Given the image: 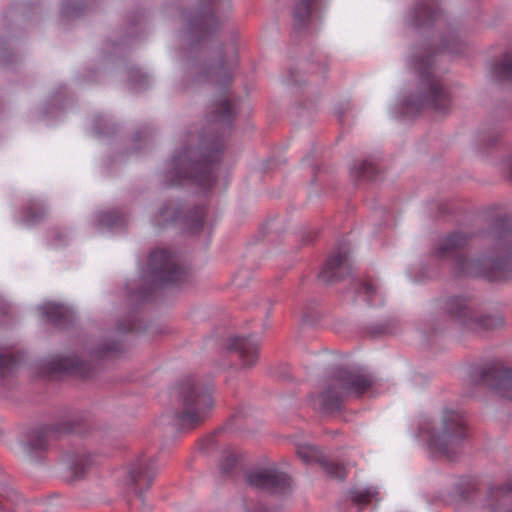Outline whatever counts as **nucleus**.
Listing matches in <instances>:
<instances>
[{
    "instance_id": "obj_1",
    "label": "nucleus",
    "mask_w": 512,
    "mask_h": 512,
    "mask_svg": "<svg viewBox=\"0 0 512 512\" xmlns=\"http://www.w3.org/2000/svg\"><path fill=\"white\" fill-rule=\"evenodd\" d=\"M419 436L426 442L431 453L452 460L466 436L463 415L457 411L446 410L438 421L423 422L419 428Z\"/></svg>"
},
{
    "instance_id": "obj_2",
    "label": "nucleus",
    "mask_w": 512,
    "mask_h": 512,
    "mask_svg": "<svg viewBox=\"0 0 512 512\" xmlns=\"http://www.w3.org/2000/svg\"><path fill=\"white\" fill-rule=\"evenodd\" d=\"M211 391L210 385L195 377L185 378L175 386L176 417L183 426L192 427L206 417L214 404Z\"/></svg>"
},
{
    "instance_id": "obj_3",
    "label": "nucleus",
    "mask_w": 512,
    "mask_h": 512,
    "mask_svg": "<svg viewBox=\"0 0 512 512\" xmlns=\"http://www.w3.org/2000/svg\"><path fill=\"white\" fill-rule=\"evenodd\" d=\"M459 267L462 272L472 276H484L490 280L507 278L512 271V230L504 231L497 237L491 256L460 259Z\"/></svg>"
},
{
    "instance_id": "obj_4",
    "label": "nucleus",
    "mask_w": 512,
    "mask_h": 512,
    "mask_svg": "<svg viewBox=\"0 0 512 512\" xmlns=\"http://www.w3.org/2000/svg\"><path fill=\"white\" fill-rule=\"evenodd\" d=\"M371 384L369 375L341 370L326 389L313 399V406L326 413L338 410L345 396H358Z\"/></svg>"
},
{
    "instance_id": "obj_5",
    "label": "nucleus",
    "mask_w": 512,
    "mask_h": 512,
    "mask_svg": "<svg viewBox=\"0 0 512 512\" xmlns=\"http://www.w3.org/2000/svg\"><path fill=\"white\" fill-rule=\"evenodd\" d=\"M218 160V152L199 155L198 151L185 148L172 158V166L180 178L191 177L203 187H209L214 179L212 163Z\"/></svg>"
},
{
    "instance_id": "obj_6",
    "label": "nucleus",
    "mask_w": 512,
    "mask_h": 512,
    "mask_svg": "<svg viewBox=\"0 0 512 512\" xmlns=\"http://www.w3.org/2000/svg\"><path fill=\"white\" fill-rule=\"evenodd\" d=\"M412 67L427 88V92L420 96L417 106H427L439 112L447 111L450 107V98L440 82L430 72L431 58H415Z\"/></svg>"
},
{
    "instance_id": "obj_7",
    "label": "nucleus",
    "mask_w": 512,
    "mask_h": 512,
    "mask_svg": "<svg viewBox=\"0 0 512 512\" xmlns=\"http://www.w3.org/2000/svg\"><path fill=\"white\" fill-rule=\"evenodd\" d=\"M149 272L157 283H173L181 278L182 270L174 257L165 249L153 251L149 256Z\"/></svg>"
},
{
    "instance_id": "obj_8",
    "label": "nucleus",
    "mask_w": 512,
    "mask_h": 512,
    "mask_svg": "<svg viewBox=\"0 0 512 512\" xmlns=\"http://www.w3.org/2000/svg\"><path fill=\"white\" fill-rule=\"evenodd\" d=\"M448 310L453 317L459 319L465 326L477 332L492 329L502 324L500 318L491 316L474 318L471 310L466 305V300L461 297L451 299L448 302Z\"/></svg>"
},
{
    "instance_id": "obj_9",
    "label": "nucleus",
    "mask_w": 512,
    "mask_h": 512,
    "mask_svg": "<svg viewBox=\"0 0 512 512\" xmlns=\"http://www.w3.org/2000/svg\"><path fill=\"white\" fill-rule=\"evenodd\" d=\"M247 479L251 486L272 492L290 485L287 474L280 472L275 466L253 470L248 474Z\"/></svg>"
},
{
    "instance_id": "obj_10",
    "label": "nucleus",
    "mask_w": 512,
    "mask_h": 512,
    "mask_svg": "<svg viewBox=\"0 0 512 512\" xmlns=\"http://www.w3.org/2000/svg\"><path fill=\"white\" fill-rule=\"evenodd\" d=\"M484 380L501 397L512 400V369L493 366L485 373Z\"/></svg>"
},
{
    "instance_id": "obj_11",
    "label": "nucleus",
    "mask_w": 512,
    "mask_h": 512,
    "mask_svg": "<svg viewBox=\"0 0 512 512\" xmlns=\"http://www.w3.org/2000/svg\"><path fill=\"white\" fill-rule=\"evenodd\" d=\"M228 349L235 351L244 367H250L254 365L257 360L258 346L254 341L248 338H232L229 340Z\"/></svg>"
},
{
    "instance_id": "obj_12",
    "label": "nucleus",
    "mask_w": 512,
    "mask_h": 512,
    "mask_svg": "<svg viewBox=\"0 0 512 512\" xmlns=\"http://www.w3.org/2000/svg\"><path fill=\"white\" fill-rule=\"evenodd\" d=\"M51 429H37L33 430L26 436V441L23 444V450L27 454H32L38 450H42L47 446L48 438L51 436Z\"/></svg>"
},
{
    "instance_id": "obj_13",
    "label": "nucleus",
    "mask_w": 512,
    "mask_h": 512,
    "mask_svg": "<svg viewBox=\"0 0 512 512\" xmlns=\"http://www.w3.org/2000/svg\"><path fill=\"white\" fill-rule=\"evenodd\" d=\"M350 500L358 507H363L372 501L379 500V491L376 487H355L349 493Z\"/></svg>"
},
{
    "instance_id": "obj_14",
    "label": "nucleus",
    "mask_w": 512,
    "mask_h": 512,
    "mask_svg": "<svg viewBox=\"0 0 512 512\" xmlns=\"http://www.w3.org/2000/svg\"><path fill=\"white\" fill-rule=\"evenodd\" d=\"M347 261V254L338 252L336 255L331 256L323 270L320 273V277L325 281H332L338 277V269L343 266Z\"/></svg>"
},
{
    "instance_id": "obj_15",
    "label": "nucleus",
    "mask_w": 512,
    "mask_h": 512,
    "mask_svg": "<svg viewBox=\"0 0 512 512\" xmlns=\"http://www.w3.org/2000/svg\"><path fill=\"white\" fill-rule=\"evenodd\" d=\"M438 11L431 4L423 2L417 5L414 10V25L428 24L437 19Z\"/></svg>"
},
{
    "instance_id": "obj_16",
    "label": "nucleus",
    "mask_w": 512,
    "mask_h": 512,
    "mask_svg": "<svg viewBox=\"0 0 512 512\" xmlns=\"http://www.w3.org/2000/svg\"><path fill=\"white\" fill-rule=\"evenodd\" d=\"M84 366L85 364L78 357L68 356L61 358L53 368L59 372L84 375Z\"/></svg>"
},
{
    "instance_id": "obj_17",
    "label": "nucleus",
    "mask_w": 512,
    "mask_h": 512,
    "mask_svg": "<svg viewBox=\"0 0 512 512\" xmlns=\"http://www.w3.org/2000/svg\"><path fill=\"white\" fill-rule=\"evenodd\" d=\"M467 243V238L461 233H454L443 240L439 248V255L444 256L446 253L463 247Z\"/></svg>"
},
{
    "instance_id": "obj_18",
    "label": "nucleus",
    "mask_w": 512,
    "mask_h": 512,
    "mask_svg": "<svg viewBox=\"0 0 512 512\" xmlns=\"http://www.w3.org/2000/svg\"><path fill=\"white\" fill-rule=\"evenodd\" d=\"M297 455L305 462L312 463L320 460V453L314 446L301 444L297 446Z\"/></svg>"
},
{
    "instance_id": "obj_19",
    "label": "nucleus",
    "mask_w": 512,
    "mask_h": 512,
    "mask_svg": "<svg viewBox=\"0 0 512 512\" xmlns=\"http://www.w3.org/2000/svg\"><path fill=\"white\" fill-rule=\"evenodd\" d=\"M40 310L51 321H59L65 312V308L56 303H46L40 307Z\"/></svg>"
},
{
    "instance_id": "obj_20",
    "label": "nucleus",
    "mask_w": 512,
    "mask_h": 512,
    "mask_svg": "<svg viewBox=\"0 0 512 512\" xmlns=\"http://www.w3.org/2000/svg\"><path fill=\"white\" fill-rule=\"evenodd\" d=\"M130 480L132 484V490L135 494L140 495L141 492L138 491L137 486L142 480L148 481L149 483L152 481V476L148 475L146 471L143 470L142 466L135 467L130 471Z\"/></svg>"
},
{
    "instance_id": "obj_21",
    "label": "nucleus",
    "mask_w": 512,
    "mask_h": 512,
    "mask_svg": "<svg viewBox=\"0 0 512 512\" xmlns=\"http://www.w3.org/2000/svg\"><path fill=\"white\" fill-rule=\"evenodd\" d=\"M314 0H300L294 10V19L302 22L309 17Z\"/></svg>"
},
{
    "instance_id": "obj_22",
    "label": "nucleus",
    "mask_w": 512,
    "mask_h": 512,
    "mask_svg": "<svg viewBox=\"0 0 512 512\" xmlns=\"http://www.w3.org/2000/svg\"><path fill=\"white\" fill-rule=\"evenodd\" d=\"M496 73L501 79H510L512 77V56L506 55L500 65L496 67Z\"/></svg>"
},
{
    "instance_id": "obj_23",
    "label": "nucleus",
    "mask_w": 512,
    "mask_h": 512,
    "mask_svg": "<svg viewBox=\"0 0 512 512\" xmlns=\"http://www.w3.org/2000/svg\"><path fill=\"white\" fill-rule=\"evenodd\" d=\"M220 110L219 114L213 116L214 121H229L231 118V107L228 100H222L218 104V108Z\"/></svg>"
},
{
    "instance_id": "obj_24",
    "label": "nucleus",
    "mask_w": 512,
    "mask_h": 512,
    "mask_svg": "<svg viewBox=\"0 0 512 512\" xmlns=\"http://www.w3.org/2000/svg\"><path fill=\"white\" fill-rule=\"evenodd\" d=\"M491 496L500 500L501 503L506 504L512 501V484L505 488H497L491 492Z\"/></svg>"
},
{
    "instance_id": "obj_25",
    "label": "nucleus",
    "mask_w": 512,
    "mask_h": 512,
    "mask_svg": "<svg viewBox=\"0 0 512 512\" xmlns=\"http://www.w3.org/2000/svg\"><path fill=\"white\" fill-rule=\"evenodd\" d=\"M325 469L329 475L337 479H344L346 477V470L342 465L335 463H328Z\"/></svg>"
},
{
    "instance_id": "obj_26",
    "label": "nucleus",
    "mask_w": 512,
    "mask_h": 512,
    "mask_svg": "<svg viewBox=\"0 0 512 512\" xmlns=\"http://www.w3.org/2000/svg\"><path fill=\"white\" fill-rule=\"evenodd\" d=\"M118 220H120V218L117 212L114 211L105 212L100 217V223L109 228H114Z\"/></svg>"
},
{
    "instance_id": "obj_27",
    "label": "nucleus",
    "mask_w": 512,
    "mask_h": 512,
    "mask_svg": "<svg viewBox=\"0 0 512 512\" xmlns=\"http://www.w3.org/2000/svg\"><path fill=\"white\" fill-rule=\"evenodd\" d=\"M360 291L367 297L366 301L370 302L371 296L376 293V287L371 283H365L361 286Z\"/></svg>"
},
{
    "instance_id": "obj_28",
    "label": "nucleus",
    "mask_w": 512,
    "mask_h": 512,
    "mask_svg": "<svg viewBox=\"0 0 512 512\" xmlns=\"http://www.w3.org/2000/svg\"><path fill=\"white\" fill-rule=\"evenodd\" d=\"M236 463V457L234 455H229L227 456L226 458V465L222 467V469L225 471V472H228L230 468H232L234 466V464Z\"/></svg>"
},
{
    "instance_id": "obj_29",
    "label": "nucleus",
    "mask_w": 512,
    "mask_h": 512,
    "mask_svg": "<svg viewBox=\"0 0 512 512\" xmlns=\"http://www.w3.org/2000/svg\"><path fill=\"white\" fill-rule=\"evenodd\" d=\"M8 501V496L0 494V512L11 510V507L7 505Z\"/></svg>"
},
{
    "instance_id": "obj_30",
    "label": "nucleus",
    "mask_w": 512,
    "mask_h": 512,
    "mask_svg": "<svg viewBox=\"0 0 512 512\" xmlns=\"http://www.w3.org/2000/svg\"><path fill=\"white\" fill-rule=\"evenodd\" d=\"M8 361H11L10 358L6 357L5 355L0 354V368H4L7 366Z\"/></svg>"
},
{
    "instance_id": "obj_31",
    "label": "nucleus",
    "mask_w": 512,
    "mask_h": 512,
    "mask_svg": "<svg viewBox=\"0 0 512 512\" xmlns=\"http://www.w3.org/2000/svg\"><path fill=\"white\" fill-rule=\"evenodd\" d=\"M161 214L164 216L166 214V210L161 211Z\"/></svg>"
}]
</instances>
